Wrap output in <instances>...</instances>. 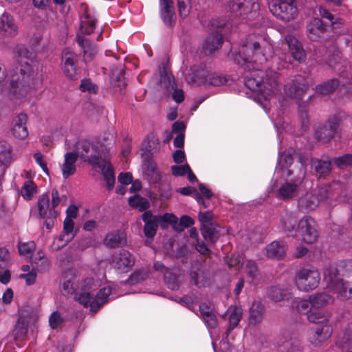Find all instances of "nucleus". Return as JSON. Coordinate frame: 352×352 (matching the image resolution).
I'll list each match as a JSON object with an SVG mask.
<instances>
[{
  "mask_svg": "<svg viewBox=\"0 0 352 352\" xmlns=\"http://www.w3.org/2000/svg\"><path fill=\"white\" fill-rule=\"evenodd\" d=\"M210 25L214 34H211L205 41L203 51L205 54H212L216 50L220 48L223 41V34L231 32L232 24L225 19H214L210 21Z\"/></svg>",
  "mask_w": 352,
  "mask_h": 352,
  "instance_id": "1a4fd4ad",
  "label": "nucleus"
},
{
  "mask_svg": "<svg viewBox=\"0 0 352 352\" xmlns=\"http://www.w3.org/2000/svg\"><path fill=\"white\" fill-rule=\"evenodd\" d=\"M332 332L333 329L330 324H322L315 330H311L308 333L307 339L314 346H320L331 338Z\"/></svg>",
  "mask_w": 352,
  "mask_h": 352,
  "instance_id": "aec40b11",
  "label": "nucleus"
},
{
  "mask_svg": "<svg viewBox=\"0 0 352 352\" xmlns=\"http://www.w3.org/2000/svg\"><path fill=\"white\" fill-rule=\"evenodd\" d=\"M228 311L230 313L229 327L226 331V337L223 338V339H227L230 331L238 325L239 322H240L242 318L243 314V309L240 306H236L233 308L230 307L228 309Z\"/></svg>",
  "mask_w": 352,
  "mask_h": 352,
  "instance_id": "79ce46f5",
  "label": "nucleus"
},
{
  "mask_svg": "<svg viewBox=\"0 0 352 352\" xmlns=\"http://www.w3.org/2000/svg\"><path fill=\"white\" fill-rule=\"evenodd\" d=\"M336 166L340 168H345L352 166V154H345L334 160Z\"/></svg>",
  "mask_w": 352,
  "mask_h": 352,
  "instance_id": "bf43d9fd",
  "label": "nucleus"
},
{
  "mask_svg": "<svg viewBox=\"0 0 352 352\" xmlns=\"http://www.w3.org/2000/svg\"><path fill=\"white\" fill-rule=\"evenodd\" d=\"M63 321V318L60 313L54 311L51 314L49 318V323L52 329L58 327Z\"/></svg>",
  "mask_w": 352,
  "mask_h": 352,
  "instance_id": "338daca9",
  "label": "nucleus"
},
{
  "mask_svg": "<svg viewBox=\"0 0 352 352\" xmlns=\"http://www.w3.org/2000/svg\"><path fill=\"white\" fill-rule=\"evenodd\" d=\"M107 148L100 142H90L80 140L77 143L76 151L77 157L88 162L94 170H100L106 181L107 188L111 190L115 184L114 170L110 162L102 158L106 157Z\"/></svg>",
  "mask_w": 352,
  "mask_h": 352,
  "instance_id": "20e7f679",
  "label": "nucleus"
},
{
  "mask_svg": "<svg viewBox=\"0 0 352 352\" xmlns=\"http://www.w3.org/2000/svg\"><path fill=\"white\" fill-rule=\"evenodd\" d=\"M11 254L5 248H0V269H6L11 263Z\"/></svg>",
  "mask_w": 352,
  "mask_h": 352,
  "instance_id": "13d9d810",
  "label": "nucleus"
},
{
  "mask_svg": "<svg viewBox=\"0 0 352 352\" xmlns=\"http://www.w3.org/2000/svg\"><path fill=\"white\" fill-rule=\"evenodd\" d=\"M73 238V236L66 235L64 232L54 241L52 248L57 250L66 245Z\"/></svg>",
  "mask_w": 352,
  "mask_h": 352,
  "instance_id": "680f3d73",
  "label": "nucleus"
},
{
  "mask_svg": "<svg viewBox=\"0 0 352 352\" xmlns=\"http://www.w3.org/2000/svg\"><path fill=\"white\" fill-rule=\"evenodd\" d=\"M134 263L133 256L125 250L116 252L111 257L112 266L120 272H129Z\"/></svg>",
  "mask_w": 352,
  "mask_h": 352,
  "instance_id": "a211bd4d",
  "label": "nucleus"
},
{
  "mask_svg": "<svg viewBox=\"0 0 352 352\" xmlns=\"http://www.w3.org/2000/svg\"><path fill=\"white\" fill-rule=\"evenodd\" d=\"M38 208L40 217L45 220L44 224L46 228L51 229L54 225L57 212L52 208L47 195H43L39 197Z\"/></svg>",
  "mask_w": 352,
  "mask_h": 352,
  "instance_id": "f3484780",
  "label": "nucleus"
},
{
  "mask_svg": "<svg viewBox=\"0 0 352 352\" xmlns=\"http://www.w3.org/2000/svg\"><path fill=\"white\" fill-rule=\"evenodd\" d=\"M199 267L192 266L190 272L191 281L198 287L206 286L208 283V280L202 270L201 265L199 264Z\"/></svg>",
  "mask_w": 352,
  "mask_h": 352,
  "instance_id": "a18cd8bd",
  "label": "nucleus"
},
{
  "mask_svg": "<svg viewBox=\"0 0 352 352\" xmlns=\"http://www.w3.org/2000/svg\"><path fill=\"white\" fill-rule=\"evenodd\" d=\"M76 281L74 278L65 280L63 282L60 287L61 292L65 296L69 297L74 295L75 298L76 294H80V291L79 292H76Z\"/></svg>",
  "mask_w": 352,
  "mask_h": 352,
  "instance_id": "3c124183",
  "label": "nucleus"
},
{
  "mask_svg": "<svg viewBox=\"0 0 352 352\" xmlns=\"http://www.w3.org/2000/svg\"><path fill=\"white\" fill-rule=\"evenodd\" d=\"M126 243V234L122 230H114L110 232L106 235L104 239V245L109 248H116L123 246Z\"/></svg>",
  "mask_w": 352,
  "mask_h": 352,
  "instance_id": "c756f323",
  "label": "nucleus"
},
{
  "mask_svg": "<svg viewBox=\"0 0 352 352\" xmlns=\"http://www.w3.org/2000/svg\"><path fill=\"white\" fill-rule=\"evenodd\" d=\"M76 41L82 50L84 60L85 62L91 61L97 52L96 45L80 35L77 36Z\"/></svg>",
  "mask_w": 352,
  "mask_h": 352,
  "instance_id": "7c9ffc66",
  "label": "nucleus"
},
{
  "mask_svg": "<svg viewBox=\"0 0 352 352\" xmlns=\"http://www.w3.org/2000/svg\"><path fill=\"white\" fill-rule=\"evenodd\" d=\"M287 245L283 241H273L267 246V256L274 258H280L285 254Z\"/></svg>",
  "mask_w": 352,
  "mask_h": 352,
  "instance_id": "58836bf2",
  "label": "nucleus"
},
{
  "mask_svg": "<svg viewBox=\"0 0 352 352\" xmlns=\"http://www.w3.org/2000/svg\"><path fill=\"white\" fill-rule=\"evenodd\" d=\"M326 64L339 74L345 71L347 65L346 60L342 58L341 52L338 50H333L332 54H329Z\"/></svg>",
  "mask_w": 352,
  "mask_h": 352,
  "instance_id": "473e14b6",
  "label": "nucleus"
},
{
  "mask_svg": "<svg viewBox=\"0 0 352 352\" xmlns=\"http://www.w3.org/2000/svg\"><path fill=\"white\" fill-rule=\"evenodd\" d=\"M142 168L150 184H157L161 179L160 171L157 168L156 164L152 160H146L143 162Z\"/></svg>",
  "mask_w": 352,
  "mask_h": 352,
  "instance_id": "f704fd0d",
  "label": "nucleus"
},
{
  "mask_svg": "<svg viewBox=\"0 0 352 352\" xmlns=\"http://www.w3.org/2000/svg\"><path fill=\"white\" fill-rule=\"evenodd\" d=\"M226 8L232 16L243 21L255 16L260 6L258 0H228Z\"/></svg>",
  "mask_w": 352,
  "mask_h": 352,
  "instance_id": "9d476101",
  "label": "nucleus"
},
{
  "mask_svg": "<svg viewBox=\"0 0 352 352\" xmlns=\"http://www.w3.org/2000/svg\"><path fill=\"white\" fill-rule=\"evenodd\" d=\"M179 15L182 18L186 17L190 13L189 0H177Z\"/></svg>",
  "mask_w": 352,
  "mask_h": 352,
  "instance_id": "0e129e2a",
  "label": "nucleus"
},
{
  "mask_svg": "<svg viewBox=\"0 0 352 352\" xmlns=\"http://www.w3.org/2000/svg\"><path fill=\"white\" fill-rule=\"evenodd\" d=\"M319 13L322 18L328 19L334 28H339L342 24L340 19H335L332 14L322 7L319 8Z\"/></svg>",
  "mask_w": 352,
  "mask_h": 352,
  "instance_id": "4d7b16f0",
  "label": "nucleus"
},
{
  "mask_svg": "<svg viewBox=\"0 0 352 352\" xmlns=\"http://www.w3.org/2000/svg\"><path fill=\"white\" fill-rule=\"evenodd\" d=\"M147 276V272L144 270H137L130 276L127 281L129 284L134 285L145 280Z\"/></svg>",
  "mask_w": 352,
  "mask_h": 352,
  "instance_id": "052dcab7",
  "label": "nucleus"
},
{
  "mask_svg": "<svg viewBox=\"0 0 352 352\" xmlns=\"http://www.w3.org/2000/svg\"><path fill=\"white\" fill-rule=\"evenodd\" d=\"M285 41L294 60L298 62H302L305 60V51L300 42L295 36L292 34H287L285 37Z\"/></svg>",
  "mask_w": 352,
  "mask_h": 352,
  "instance_id": "a878e982",
  "label": "nucleus"
},
{
  "mask_svg": "<svg viewBox=\"0 0 352 352\" xmlns=\"http://www.w3.org/2000/svg\"><path fill=\"white\" fill-rule=\"evenodd\" d=\"M309 88L307 80L301 75L291 76L284 87L285 94L289 98L302 97Z\"/></svg>",
  "mask_w": 352,
  "mask_h": 352,
  "instance_id": "2eb2a0df",
  "label": "nucleus"
},
{
  "mask_svg": "<svg viewBox=\"0 0 352 352\" xmlns=\"http://www.w3.org/2000/svg\"><path fill=\"white\" fill-rule=\"evenodd\" d=\"M336 345L341 352H352V331L346 330L338 338Z\"/></svg>",
  "mask_w": 352,
  "mask_h": 352,
  "instance_id": "37998d69",
  "label": "nucleus"
},
{
  "mask_svg": "<svg viewBox=\"0 0 352 352\" xmlns=\"http://www.w3.org/2000/svg\"><path fill=\"white\" fill-rule=\"evenodd\" d=\"M153 268L156 272H158L163 275L164 281L169 289L171 290L178 289L179 276L175 272V270H170L167 268L160 261H157L154 263Z\"/></svg>",
  "mask_w": 352,
  "mask_h": 352,
  "instance_id": "5701e85b",
  "label": "nucleus"
},
{
  "mask_svg": "<svg viewBox=\"0 0 352 352\" xmlns=\"http://www.w3.org/2000/svg\"><path fill=\"white\" fill-rule=\"evenodd\" d=\"M320 281V274L315 268H303L296 274L295 284L302 292H309L316 289Z\"/></svg>",
  "mask_w": 352,
  "mask_h": 352,
  "instance_id": "f8f14e48",
  "label": "nucleus"
},
{
  "mask_svg": "<svg viewBox=\"0 0 352 352\" xmlns=\"http://www.w3.org/2000/svg\"><path fill=\"white\" fill-rule=\"evenodd\" d=\"M36 192V186L31 180H27L24 182L21 190V196L25 199H31L33 195Z\"/></svg>",
  "mask_w": 352,
  "mask_h": 352,
  "instance_id": "864d4df0",
  "label": "nucleus"
},
{
  "mask_svg": "<svg viewBox=\"0 0 352 352\" xmlns=\"http://www.w3.org/2000/svg\"><path fill=\"white\" fill-rule=\"evenodd\" d=\"M327 265H336L340 274L342 276H349L352 273V260L342 261L338 263H330Z\"/></svg>",
  "mask_w": 352,
  "mask_h": 352,
  "instance_id": "5fc2aeb1",
  "label": "nucleus"
},
{
  "mask_svg": "<svg viewBox=\"0 0 352 352\" xmlns=\"http://www.w3.org/2000/svg\"><path fill=\"white\" fill-rule=\"evenodd\" d=\"M35 321L36 319L32 316L21 315L17 320L14 330V334L16 338H23L28 332V326L30 324H34Z\"/></svg>",
  "mask_w": 352,
  "mask_h": 352,
  "instance_id": "2f4dec72",
  "label": "nucleus"
},
{
  "mask_svg": "<svg viewBox=\"0 0 352 352\" xmlns=\"http://www.w3.org/2000/svg\"><path fill=\"white\" fill-rule=\"evenodd\" d=\"M296 231L301 236L302 240L308 244L314 243L319 236L316 221L308 216L304 217L298 222Z\"/></svg>",
  "mask_w": 352,
  "mask_h": 352,
  "instance_id": "4468645a",
  "label": "nucleus"
},
{
  "mask_svg": "<svg viewBox=\"0 0 352 352\" xmlns=\"http://www.w3.org/2000/svg\"><path fill=\"white\" fill-rule=\"evenodd\" d=\"M270 12L282 21H290L298 15V8L294 0H271Z\"/></svg>",
  "mask_w": 352,
  "mask_h": 352,
  "instance_id": "ddd939ff",
  "label": "nucleus"
},
{
  "mask_svg": "<svg viewBox=\"0 0 352 352\" xmlns=\"http://www.w3.org/2000/svg\"><path fill=\"white\" fill-rule=\"evenodd\" d=\"M267 296L269 298L274 302L289 300L292 298V292L288 287L274 286L269 289Z\"/></svg>",
  "mask_w": 352,
  "mask_h": 352,
  "instance_id": "c9c22d12",
  "label": "nucleus"
},
{
  "mask_svg": "<svg viewBox=\"0 0 352 352\" xmlns=\"http://www.w3.org/2000/svg\"><path fill=\"white\" fill-rule=\"evenodd\" d=\"M323 276L327 288L336 294L339 300H346L352 298V282H344L340 277L339 270L336 265H326Z\"/></svg>",
  "mask_w": 352,
  "mask_h": 352,
  "instance_id": "0eeeda50",
  "label": "nucleus"
},
{
  "mask_svg": "<svg viewBox=\"0 0 352 352\" xmlns=\"http://www.w3.org/2000/svg\"><path fill=\"white\" fill-rule=\"evenodd\" d=\"M80 89L83 92L87 91L94 94L97 92L98 87L90 79L86 78L81 81Z\"/></svg>",
  "mask_w": 352,
  "mask_h": 352,
  "instance_id": "e2e57ef3",
  "label": "nucleus"
},
{
  "mask_svg": "<svg viewBox=\"0 0 352 352\" xmlns=\"http://www.w3.org/2000/svg\"><path fill=\"white\" fill-rule=\"evenodd\" d=\"M292 308L295 309L298 312L306 314L307 317L308 314L312 310L309 296L307 299L295 298L292 302Z\"/></svg>",
  "mask_w": 352,
  "mask_h": 352,
  "instance_id": "09e8293b",
  "label": "nucleus"
},
{
  "mask_svg": "<svg viewBox=\"0 0 352 352\" xmlns=\"http://www.w3.org/2000/svg\"><path fill=\"white\" fill-rule=\"evenodd\" d=\"M167 78L169 85L171 87V89L173 90V99L177 102L180 103L184 100V92L182 89L175 88V84L173 82V77L168 75L161 76V83L163 85L165 83L164 79Z\"/></svg>",
  "mask_w": 352,
  "mask_h": 352,
  "instance_id": "603ef678",
  "label": "nucleus"
},
{
  "mask_svg": "<svg viewBox=\"0 0 352 352\" xmlns=\"http://www.w3.org/2000/svg\"><path fill=\"white\" fill-rule=\"evenodd\" d=\"M345 188L344 183L333 181L331 184L322 188L318 193L309 192L302 196L298 200V207L303 212H308L315 210L323 200L332 205L330 199L342 191Z\"/></svg>",
  "mask_w": 352,
  "mask_h": 352,
  "instance_id": "423d86ee",
  "label": "nucleus"
},
{
  "mask_svg": "<svg viewBox=\"0 0 352 352\" xmlns=\"http://www.w3.org/2000/svg\"><path fill=\"white\" fill-rule=\"evenodd\" d=\"M163 215H153L150 211H146L142 215V219L145 223L144 227V232L146 237L153 238L155 234L158 227V223H161L162 226L164 227L165 223V219Z\"/></svg>",
  "mask_w": 352,
  "mask_h": 352,
  "instance_id": "412c9836",
  "label": "nucleus"
},
{
  "mask_svg": "<svg viewBox=\"0 0 352 352\" xmlns=\"http://www.w3.org/2000/svg\"><path fill=\"white\" fill-rule=\"evenodd\" d=\"M272 54V41L268 35L263 34L256 40L252 36L246 38L239 52L232 55L237 65L245 70L254 71L245 76L244 84L250 90L257 93L258 101L266 113L270 100L280 91L278 75L273 69H283L287 64L286 54L280 56L278 62Z\"/></svg>",
  "mask_w": 352,
  "mask_h": 352,
  "instance_id": "f257e3e1",
  "label": "nucleus"
},
{
  "mask_svg": "<svg viewBox=\"0 0 352 352\" xmlns=\"http://www.w3.org/2000/svg\"><path fill=\"white\" fill-rule=\"evenodd\" d=\"M311 166L319 177H325L331 172V162L329 160H312Z\"/></svg>",
  "mask_w": 352,
  "mask_h": 352,
  "instance_id": "49530a36",
  "label": "nucleus"
},
{
  "mask_svg": "<svg viewBox=\"0 0 352 352\" xmlns=\"http://www.w3.org/2000/svg\"><path fill=\"white\" fill-rule=\"evenodd\" d=\"M331 318V312L326 309H312L308 314L307 320L313 323L328 324Z\"/></svg>",
  "mask_w": 352,
  "mask_h": 352,
  "instance_id": "e433bc0d",
  "label": "nucleus"
},
{
  "mask_svg": "<svg viewBox=\"0 0 352 352\" xmlns=\"http://www.w3.org/2000/svg\"><path fill=\"white\" fill-rule=\"evenodd\" d=\"M160 17L166 26L175 23V14L173 0H159Z\"/></svg>",
  "mask_w": 352,
  "mask_h": 352,
  "instance_id": "bb28decb",
  "label": "nucleus"
},
{
  "mask_svg": "<svg viewBox=\"0 0 352 352\" xmlns=\"http://www.w3.org/2000/svg\"><path fill=\"white\" fill-rule=\"evenodd\" d=\"M27 121L28 117L25 113H20L13 118L11 131L16 138L24 140L28 136Z\"/></svg>",
  "mask_w": 352,
  "mask_h": 352,
  "instance_id": "b1692460",
  "label": "nucleus"
},
{
  "mask_svg": "<svg viewBox=\"0 0 352 352\" xmlns=\"http://www.w3.org/2000/svg\"><path fill=\"white\" fill-rule=\"evenodd\" d=\"M96 22L95 17L87 11L80 19V32L85 34L92 33L96 27Z\"/></svg>",
  "mask_w": 352,
  "mask_h": 352,
  "instance_id": "c03bdc74",
  "label": "nucleus"
},
{
  "mask_svg": "<svg viewBox=\"0 0 352 352\" xmlns=\"http://www.w3.org/2000/svg\"><path fill=\"white\" fill-rule=\"evenodd\" d=\"M299 116L301 120L302 129L305 131L308 126L309 119L307 109L305 106H300Z\"/></svg>",
  "mask_w": 352,
  "mask_h": 352,
  "instance_id": "774afa93",
  "label": "nucleus"
},
{
  "mask_svg": "<svg viewBox=\"0 0 352 352\" xmlns=\"http://www.w3.org/2000/svg\"><path fill=\"white\" fill-rule=\"evenodd\" d=\"M77 160V154L74 152H69L65 155V162L62 165L61 170L63 176L67 179L74 174L76 171L75 162Z\"/></svg>",
  "mask_w": 352,
  "mask_h": 352,
  "instance_id": "4c0bfd02",
  "label": "nucleus"
},
{
  "mask_svg": "<svg viewBox=\"0 0 352 352\" xmlns=\"http://www.w3.org/2000/svg\"><path fill=\"white\" fill-rule=\"evenodd\" d=\"M326 31V25L319 18H313L307 26L308 37L312 41L320 40Z\"/></svg>",
  "mask_w": 352,
  "mask_h": 352,
  "instance_id": "c85d7f7f",
  "label": "nucleus"
},
{
  "mask_svg": "<svg viewBox=\"0 0 352 352\" xmlns=\"http://www.w3.org/2000/svg\"><path fill=\"white\" fill-rule=\"evenodd\" d=\"M0 34L4 38H14L18 34V26L15 20L7 12L0 15Z\"/></svg>",
  "mask_w": 352,
  "mask_h": 352,
  "instance_id": "4be33fe9",
  "label": "nucleus"
},
{
  "mask_svg": "<svg viewBox=\"0 0 352 352\" xmlns=\"http://www.w3.org/2000/svg\"><path fill=\"white\" fill-rule=\"evenodd\" d=\"M163 218L165 219L166 223L172 225L173 228L177 232H182L194 223L192 219L186 215L182 216L179 220L173 213H165Z\"/></svg>",
  "mask_w": 352,
  "mask_h": 352,
  "instance_id": "cd10ccee",
  "label": "nucleus"
},
{
  "mask_svg": "<svg viewBox=\"0 0 352 352\" xmlns=\"http://www.w3.org/2000/svg\"><path fill=\"white\" fill-rule=\"evenodd\" d=\"M112 287L109 285L98 289V285L91 278H86L80 288V294L75 296V300L90 311L96 313L104 303L113 298Z\"/></svg>",
  "mask_w": 352,
  "mask_h": 352,
  "instance_id": "39448f33",
  "label": "nucleus"
},
{
  "mask_svg": "<svg viewBox=\"0 0 352 352\" xmlns=\"http://www.w3.org/2000/svg\"><path fill=\"white\" fill-rule=\"evenodd\" d=\"M243 260V258L241 256H232L228 264L230 267L236 266L239 269L244 265V272L251 278L250 282L256 284L258 276V270L255 262L251 260L242 262Z\"/></svg>",
  "mask_w": 352,
  "mask_h": 352,
  "instance_id": "6ab92c4d",
  "label": "nucleus"
},
{
  "mask_svg": "<svg viewBox=\"0 0 352 352\" xmlns=\"http://www.w3.org/2000/svg\"><path fill=\"white\" fill-rule=\"evenodd\" d=\"M201 234L204 239L210 243H214L219 239V234L212 224H204L201 227Z\"/></svg>",
  "mask_w": 352,
  "mask_h": 352,
  "instance_id": "8fccbe9b",
  "label": "nucleus"
},
{
  "mask_svg": "<svg viewBox=\"0 0 352 352\" xmlns=\"http://www.w3.org/2000/svg\"><path fill=\"white\" fill-rule=\"evenodd\" d=\"M184 78L188 84L194 86H220L227 82L225 77L210 72L204 64L192 66Z\"/></svg>",
  "mask_w": 352,
  "mask_h": 352,
  "instance_id": "6e6552de",
  "label": "nucleus"
},
{
  "mask_svg": "<svg viewBox=\"0 0 352 352\" xmlns=\"http://www.w3.org/2000/svg\"><path fill=\"white\" fill-rule=\"evenodd\" d=\"M190 166L188 164H185L182 166H172L171 171L172 174L175 177L184 176L185 175L188 171H190Z\"/></svg>",
  "mask_w": 352,
  "mask_h": 352,
  "instance_id": "69168bd1",
  "label": "nucleus"
},
{
  "mask_svg": "<svg viewBox=\"0 0 352 352\" xmlns=\"http://www.w3.org/2000/svg\"><path fill=\"white\" fill-rule=\"evenodd\" d=\"M338 87H339L340 89H342L341 87H340V81L336 78H333L317 85L315 90L316 93L327 95L333 92Z\"/></svg>",
  "mask_w": 352,
  "mask_h": 352,
  "instance_id": "de8ad7c7",
  "label": "nucleus"
},
{
  "mask_svg": "<svg viewBox=\"0 0 352 352\" xmlns=\"http://www.w3.org/2000/svg\"><path fill=\"white\" fill-rule=\"evenodd\" d=\"M35 250L36 245L32 241L19 242L18 244V250L21 256L30 258V263L34 265L37 270H45L49 265L48 261L41 250L33 254Z\"/></svg>",
  "mask_w": 352,
  "mask_h": 352,
  "instance_id": "9b49d317",
  "label": "nucleus"
},
{
  "mask_svg": "<svg viewBox=\"0 0 352 352\" xmlns=\"http://www.w3.org/2000/svg\"><path fill=\"white\" fill-rule=\"evenodd\" d=\"M129 204L131 207L138 208L140 211L146 210L149 206L147 199L139 195H134L130 197L129 199Z\"/></svg>",
  "mask_w": 352,
  "mask_h": 352,
  "instance_id": "6e6d98bb",
  "label": "nucleus"
},
{
  "mask_svg": "<svg viewBox=\"0 0 352 352\" xmlns=\"http://www.w3.org/2000/svg\"><path fill=\"white\" fill-rule=\"evenodd\" d=\"M62 60L63 63V72L71 80L76 79V55L69 49L66 48L62 53Z\"/></svg>",
  "mask_w": 352,
  "mask_h": 352,
  "instance_id": "393cba45",
  "label": "nucleus"
},
{
  "mask_svg": "<svg viewBox=\"0 0 352 352\" xmlns=\"http://www.w3.org/2000/svg\"><path fill=\"white\" fill-rule=\"evenodd\" d=\"M346 117L344 113L335 115L329 122L316 131V137L319 140L329 141L335 135L340 123Z\"/></svg>",
  "mask_w": 352,
  "mask_h": 352,
  "instance_id": "dca6fc26",
  "label": "nucleus"
},
{
  "mask_svg": "<svg viewBox=\"0 0 352 352\" xmlns=\"http://www.w3.org/2000/svg\"><path fill=\"white\" fill-rule=\"evenodd\" d=\"M294 153L293 148L279 153L274 177L270 184V188L277 192V197L284 200L298 195L299 186L305 175L306 162L299 157L293 164Z\"/></svg>",
  "mask_w": 352,
  "mask_h": 352,
  "instance_id": "f03ea898",
  "label": "nucleus"
},
{
  "mask_svg": "<svg viewBox=\"0 0 352 352\" xmlns=\"http://www.w3.org/2000/svg\"><path fill=\"white\" fill-rule=\"evenodd\" d=\"M298 222V217L295 212H287L281 218L280 223L283 230L289 233H292L293 232L295 234H297V226L296 223Z\"/></svg>",
  "mask_w": 352,
  "mask_h": 352,
  "instance_id": "ea45409f",
  "label": "nucleus"
},
{
  "mask_svg": "<svg viewBox=\"0 0 352 352\" xmlns=\"http://www.w3.org/2000/svg\"><path fill=\"white\" fill-rule=\"evenodd\" d=\"M264 315L263 306L259 301H254L250 308L249 322L252 324L260 323Z\"/></svg>",
  "mask_w": 352,
  "mask_h": 352,
  "instance_id": "a19ab883",
  "label": "nucleus"
},
{
  "mask_svg": "<svg viewBox=\"0 0 352 352\" xmlns=\"http://www.w3.org/2000/svg\"><path fill=\"white\" fill-rule=\"evenodd\" d=\"M15 53L18 63L10 72L8 95L10 100L18 104L27 98L28 92L33 87L37 66L35 61L36 50H30L23 45H18Z\"/></svg>",
  "mask_w": 352,
  "mask_h": 352,
  "instance_id": "7ed1b4c3",
  "label": "nucleus"
},
{
  "mask_svg": "<svg viewBox=\"0 0 352 352\" xmlns=\"http://www.w3.org/2000/svg\"><path fill=\"white\" fill-rule=\"evenodd\" d=\"M309 299L314 309H321L333 302V298L327 292H317L309 295Z\"/></svg>",
  "mask_w": 352,
  "mask_h": 352,
  "instance_id": "72a5a7b5",
  "label": "nucleus"
}]
</instances>
